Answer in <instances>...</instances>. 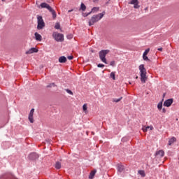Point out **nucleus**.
<instances>
[{
  "label": "nucleus",
  "mask_w": 179,
  "mask_h": 179,
  "mask_svg": "<svg viewBox=\"0 0 179 179\" xmlns=\"http://www.w3.org/2000/svg\"><path fill=\"white\" fill-rule=\"evenodd\" d=\"M162 113H166V108H162Z\"/></svg>",
  "instance_id": "4c0bfd02"
},
{
  "label": "nucleus",
  "mask_w": 179,
  "mask_h": 179,
  "mask_svg": "<svg viewBox=\"0 0 179 179\" xmlns=\"http://www.w3.org/2000/svg\"><path fill=\"white\" fill-rule=\"evenodd\" d=\"M60 27H61V25L59 24V23H56V24L55 26V29L58 30V29H59Z\"/></svg>",
  "instance_id": "2f4dec72"
},
{
  "label": "nucleus",
  "mask_w": 179,
  "mask_h": 179,
  "mask_svg": "<svg viewBox=\"0 0 179 179\" xmlns=\"http://www.w3.org/2000/svg\"><path fill=\"white\" fill-rule=\"evenodd\" d=\"M59 62L60 64H65V62H66V57L65 56H61L59 58Z\"/></svg>",
  "instance_id": "ddd939ff"
},
{
  "label": "nucleus",
  "mask_w": 179,
  "mask_h": 179,
  "mask_svg": "<svg viewBox=\"0 0 179 179\" xmlns=\"http://www.w3.org/2000/svg\"><path fill=\"white\" fill-rule=\"evenodd\" d=\"M176 141H177V138H176V137H172L171 139H169L168 145L171 146V145H173Z\"/></svg>",
  "instance_id": "2eb2a0df"
},
{
  "label": "nucleus",
  "mask_w": 179,
  "mask_h": 179,
  "mask_svg": "<svg viewBox=\"0 0 179 179\" xmlns=\"http://www.w3.org/2000/svg\"><path fill=\"white\" fill-rule=\"evenodd\" d=\"M55 86H57V85H55V83H50L49 85H48L46 86V87H55Z\"/></svg>",
  "instance_id": "393cba45"
},
{
  "label": "nucleus",
  "mask_w": 179,
  "mask_h": 179,
  "mask_svg": "<svg viewBox=\"0 0 179 179\" xmlns=\"http://www.w3.org/2000/svg\"><path fill=\"white\" fill-rule=\"evenodd\" d=\"M52 37L55 40V41H57L59 43H62L64 41V34L58 33V32H53Z\"/></svg>",
  "instance_id": "423d86ee"
},
{
  "label": "nucleus",
  "mask_w": 179,
  "mask_h": 179,
  "mask_svg": "<svg viewBox=\"0 0 179 179\" xmlns=\"http://www.w3.org/2000/svg\"><path fill=\"white\" fill-rule=\"evenodd\" d=\"M35 36V39L36 40V41H41V40H43V37L40 35V34L36 32L34 34Z\"/></svg>",
  "instance_id": "f8f14e48"
},
{
  "label": "nucleus",
  "mask_w": 179,
  "mask_h": 179,
  "mask_svg": "<svg viewBox=\"0 0 179 179\" xmlns=\"http://www.w3.org/2000/svg\"><path fill=\"white\" fill-rule=\"evenodd\" d=\"M80 9L83 10V12H85L86 10V6L85 3H82L80 5Z\"/></svg>",
  "instance_id": "412c9836"
},
{
  "label": "nucleus",
  "mask_w": 179,
  "mask_h": 179,
  "mask_svg": "<svg viewBox=\"0 0 179 179\" xmlns=\"http://www.w3.org/2000/svg\"><path fill=\"white\" fill-rule=\"evenodd\" d=\"M89 15H92V12L90 11V13H85L83 14V16L84 17H87V16H89Z\"/></svg>",
  "instance_id": "bb28decb"
},
{
  "label": "nucleus",
  "mask_w": 179,
  "mask_h": 179,
  "mask_svg": "<svg viewBox=\"0 0 179 179\" xmlns=\"http://www.w3.org/2000/svg\"><path fill=\"white\" fill-rule=\"evenodd\" d=\"M34 115V108L31 109L29 114V121L31 122V124H33L34 122V119L33 117V115Z\"/></svg>",
  "instance_id": "0eeeda50"
},
{
  "label": "nucleus",
  "mask_w": 179,
  "mask_h": 179,
  "mask_svg": "<svg viewBox=\"0 0 179 179\" xmlns=\"http://www.w3.org/2000/svg\"><path fill=\"white\" fill-rule=\"evenodd\" d=\"M104 15H106V11H103L101 13H99L97 15H94L91 19H90L88 22V25L89 26H93L94 23H97L99 20H101L103 17H104Z\"/></svg>",
  "instance_id": "f257e3e1"
},
{
  "label": "nucleus",
  "mask_w": 179,
  "mask_h": 179,
  "mask_svg": "<svg viewBox=\"0 0 179 179\" xmlns=\"http://www.w3.org/2000/svg\"><path fill=\"white\" fill-rule=\"evenodd\" d=\"M149 51H150V48H148L145 50V52H143V55H148V54H149Z\"/></svg>",
  "instance_id": "c756f323"
},
{
  "label": "nucleus",
  "mask_w": 179,
  "mask_h": 179,
  "mask_svg": "<svg viewBox=\"0 0 179 179\" xmlns=\"http://www.w3.org/2000/svg\"><path fill=\"white\" fill-rule=\"evenodd\" d=\"M68 12H69V13H71V12H73V10H72V9L71 10H69Z\"/></svg>",
  "instance_id": "ea45409f"
},
{
  "label": "nucleus",
  "mask_w": 179,
  "mask_h": 179,
  "mask_svg": "<svg viewBox=\"0 0 179 179\" xmlns=\"http://www.w3.org/2000/svg\"><path fill=\"white\" fill-rule=\"evenodd\" d=\"M65 90H66V93H68L69 94H71V96H73V92H72V91H71V90L66 89Z\"/></svg>",
  "instance_id": "c85d7f7f"
},
{
  "label": "nucleus",
  "mask_w": 179,
  "mask_h": 179,
  "mask_svg": "<svg viewBox=\"0 0 179 179\" xmlns=\"http://www.w3.org/2000/svg\"><path fill=\"white\" fill-rule=\"evenodd\" d=\"M28 157L29 160H36V159H38V155L36 152H32L29 154Z\"/></svg>",
  "instance_id": "1a4fd4ad"
},
{
  "label": "nucleus",
  "mask_w": 179,
  "mask_h": 179,
  "mask_svg": "<svg viewBox=\"0 0 179 179\" xmlns=\"http://www.w3.org/2000/svg\"><path fill=\"white\" fill-rule=\"evenodd\" d=\"M68 59H69L70 61L73 59V56H68L67 57Z\"/></svg>",
  "instance_id": "f704fd0d"
},
{
  "label": "nucleus",
  "mask_w": 179,
  "mask_h": 179,
  "mask_svg": "<svg viewBox=\"0 0 179 179\" xmlns=\"http://www.w3.org/2000/svg\"><path fill=\"white\" fill-rule=\"evenodd\" d=\"M99 0H94V2H98Z\"/></svg>",
  "instance_id": "a19ab883"
},
{
  "label": "nucleus",
  "mask_w": 179,
  "mask_h": 179,
  "mask_svg": "<svg viewBox=\"0 0 179 179\" xmlns=\"http://www.w3.org/2000/svg\"><path fill=\"white\" fill-rule=\"evenodd\" d=\"M37 29L38 30H43L44 27H45V22H44V20H43V17L41 15H37Z\"/></svg>",
  "instance_id": "39448f33"
},
{
  "label": "nucleus",
  "mask_w": 179,
  "mask_h": 179,
  "mask_svg": "<svg viewBox=\"0 0 179 179\" xmlns=\"http://www.w3.org/2000/svg\"><path fill=\"white\" fill-rule=\"evenodd\" d=\"M110 52L109 50H102L99 51V59L101 61V62H103V64H108L107 63V59L106 57H107V54Z\"/></svg>",
  "instance_id": "20e7f679"
},
{
  "label": "nucleus",
  "mask_w": 179,
  "mask_h": 179,
  "mask_svg": "<svg viewBox=\"0 0 179 179\" xmlns=\"http://www.w3.org/2000/svg\"><path fill=\"white\" fill-rule=\"evenodd\" d=\"M134 8L135 9H138V8H139V6L138 5V3L134 4Z\"/></svg>",
  "instance_id": "c9c22d12"
},
{
  "label": "nucleus",
  "mask_w": 179,
  "mask_h": 179,
  "mask_svg": "<svg viewBox=\"0 0 179 179\" xmlns=\"http://www.w3.org/2000/svg\"><path fill=\"white\" fill-rule=\"evenodd\" d=\"M163 101L164 99H162L158 104H157V108L159 111H162V109L163 108Z\"/></svg>",
  "instance_id": "dca6fc26"
},
{
  "label": "nucleus",
  "mask_w": 179,
  "mask_h": 179,
  "mask_svg": "<svg viewBox=\"0 0 179 179\" xmlns=\"http://www.w3.org/2000/svg\"><path fill=\"white\" fill-rule=\"evenodd\" d=\"M124 170V166L123 165H121V164H119L117 166V171L119 173H122Z\"/></svg>",
  "instance_id": "f3484780"
},
{
  "label": "nucleus",
  "mask_w": 179,
  "mask_h": 179,
  "mask_svg": "<svg viewBox=\"0 0 179 179\" xmlns=\"http://www.w3.org/2000/svg\"><path fill=\"white\" fill-rule=\"evenodd\" d=\"M158 51H163V48H158Z\"/></svg>",
  "instance_id": "e433bc0d"
},
{
  "label": "nucleus",
  "mask_w": 179,
  "mask_h": 179,
  "mask_svg": "<svg viewBox=\"0 0 179 179\" xmlns=\"http://www.w3.org/2000/svg\"><path fill=\"white\" fill-rule=\"evenodd\" d=\"M114 65H115V61H111L110 63V66H114Z\"/></svg>",
  "instance_id": "72a5a7b5"
},
{
  "label": "nucleus",
  "mask_w": 179,
  "mask_h": 179,
  "mask_svg": "<svg viewBox=\"0 0 179 179\" xmlns=\"http://www.w3.org/2000/svg\"><path fill=\"white\" fill-rule=\"evenodd\" d=\"M62 165H61V162H57L55 164V169H57V170H59V169H61Z\"/></svg>",
  "instance_id": "aec40b11"
},
{
  "label": "nucleus",
  "mask_w": 179,
  "mask_h": 179,
  "mask_svg": "<svg viewBox=\"0 0 179 179\" xmlns=\"http://www.w3.org/2000/svg\"><path fill=\"white\" fill-rule=\"evenodd\" d=\"M148 129H150V131H152V129H153V126H148L146 127H143V132H148Z\"/></svg>",
  "instance_id": "a211bd4d"
},
{
  "label": "nucleus",
  "mask_w": 179,
  "mask_h": 179,
  "mask_svg": "<svg viewBox=\"0 0 179 179\" xmlns=\"http://www.w3.org/2000/svg\"><path fill=\"white\" fill-rule=\"evenodd\" d=\"M67 38H72V35L67 36Z\"/></svg>",
  "instance_id": "58836bf2"
},
{
  "label": "nucleus",
  "mask_w": 179,
  "mask_h": 179,
  "mask_svg": "<svg viewBox=\"0 0 179 179\" xmlns=\"http://www.w3.org/2000/svg\"><path fill=\"white\" fill-rule=\"evenodd\" d=\"M40 6L42 9H43V8L48 9V10H49V12H50L52 13V18L57 19V13L55 12V10L53 9L51 6H50L47 3H41Z\"/></svg>",
  "instance_id": "7ed1b4c3"
},
{
  "label": "nucleus",
  "mask_w": 179,
  "mask_h": 179,
  "mask_svg": "<svg viewBox=\"0 0 179 179\" xmlns=\"http://www.w3.org/2000/svg\"><path fill=\"white\" fill-rule=\"evenodd\" d=\"M121 100H122V96H121L119 99H113V103H119V101H121Z\"/></svg>",
  "instance_id": "4be33fe9"
},
{
  "label": "nucleus",
  "mask_w": 179,
  "mask_h": 179,
  "mask_svg": "<svg viewBox=\"0 0 179 179\" xmlns=\"http://www.w3.org/2000/svg\"><path fill=\"white\" fill-rule=\"evenodd\" d=\"M110 78H113V80H115V72H111Z\"/></svg>",
  "instance_id": "b1692460"
},
{
  "label": "nucleus",
  "mask_w": 179,
  "mask_h": 179,
  "mask_svg": "<svg viewBox=\"0 0 179 179\" xmlns=\"http://www.w3.org/2000/svg\"><path fill=\"white\" fill-rule=\"evenodd\" d=\"M100 8L99 7H93L91 10V13H96V12H99Z\"/></svg>",
  "instance_id": "6ab92c4d"
},
{
  "label": "nucleus",
  "mask_w": 179,
  "mask_h": 179,
  "mask_svg": "<svg viewBox=\"0 0 179 179\" xmlns=\"http://www.w3.org/2000/svg\"><path fill=\"white\" fill-rule=\"evenodd\" d=\"M83 110L85 113H87V104L85 103L83 106Z\"/></svg>",
  "instance_id": "5701e85b"
},
{
  "label": "nucleus",
  "mask_w": 179,
  "mask_h": 179,
  "mask_svg": "<svg viewBox=\"0 0 179 179\" xmlns=\"http://www.w3.org/2000/svg\"><path fill=\"white\" fill-rule=\"evenodd\" d=\"M138 69L140 71V76L141 80L142 83H146V80H148V76H146V69L145 68V65L141 64L138 66Z\"/></svg>",
  "instance_id": "f03ea898"
},
{
  "label": "nucleus",
  "mask_w": 179,
  "mask_h": 179,
  "mask_svg": "<svg viewBox=\"0 0 179 179\" xmlns=\"http://www.w3.org/2000/svg\"><path fill=\"white\" fill-rule=\"evenodd\" d=\"M96 173H97V171L94 169V171H92L90 173L89 178L93 179L94 178V176H96Z\"/></svg>",
  "instance_id": "4468645a"
},
{
  "label": "nucleus",
  "mask_w": 179,
  "mask_h": 179,
  "mask_svg": "<svg viewBox=\"0 0 179 179\" xmlns=\"http://www.w3.org/2000/svg\"><path fill=\"white\" fill-rule=\"evenodd\" d=\"M143 59H144V61H150V59H149V57H148V56L145 55H143Z\"/></svg>",
  "instance_id": "cd10ccee"
},
{
  "label": "nucleus",
  "mask_w": 179,
  "mask_h": 179,
  "mask_svg": "<svg viewBox=\"0 0 179 179\" xmlns=\"http://www.w3.org/2000/svg\"><path fill=\"white\" fill-rule=\"evenodd\" d=\"M34 52H38V50L36 48H31L28 51L26 52V54H33Z\"/></svg>",
  "instance_id": "9b49d317"
},
{
  "label": "nucleus",
  "mask_w": 179,
  "mask_h": 179,
  "mask_svg": "<svg viewBox=\"0 0 179 179\" xmlns=\"http://www.w3.org/2000/svg\"><path fill=\"white\" fill-rule=\"evenodd\" d=\"M1 1H5V0H1Z\"/></svg>",
  "instance_id": "79ce46f5"
},
{
  "label": "nucleus",
  "mask_w": 179,
  "mask_h": 179,
  "mask_svg": "<svg viewBox=\"0 0 179 179\" xmlns=\"http://www.w3.org/2000/svg\"><path fill=\"white\" fill-rule=\"evenodd\" d=\"M138 174H140V176L142 177H145V171H138Z\"/></svg>",
  "instance_id": "7c9ffc66"
},
{
  "label": "nucleus",
  "mask_w": 179,
  "mask_h": 179,
  "mask_svg": "<svg viewBox=\"0 0 179 179\" xmlns=\"http://www.w3.org/2000/svg\"><path fill=\"white\" fill-rule=\"evenodd\" d=\"M131 5H136V3H138V0H131L130 2Z\"/></svg>",
  "instance_id": "a878e982"
},
{
  "label": "nucleus",
  "mask_w": 179,
  "mask_h": 179,
  "mask_svg": "<svg viewBox=\"0 0 179 179\" xmlns=\"http://www.w3.org/2000/svg\"><path fill=\"white\" fill-rule=\"evenodd\" d=\"M155 155L158 157H164V151L163 150H160L157 151Z\"/></svg>",
  "instance_id": "9d476101"
},
{
  "label": "nucleus",
  "mask_w": 179,
  "mask_h": 179,
  "mask_svg": "<svg viewBox=\"0 0 179 179\" xmlns=\"http://www.w3.org/2000/svg\"><path fill=\"white\" fill-rule=\"evenodd\" d=\"M104 64H97V67L98 68H104Z\"/></svg>",
  "instance_id": "473e14b6"
},
{
  "label": "nucleus",
  "mask_w": 179,
  "mask_h": 179,
  "mask_svg": "<svg viewBox=\"0 0 179 179\" xmlns=\"http://www.w3.org/2000/svg\"><path fill=\"white\" fill-rule=\"evenodd\" d=\"M173 99L165 100V101L164 102V107H170V106L173 104Z\"/></svg>",
  "instance_id": "6e6552de"
}]
</instances>
